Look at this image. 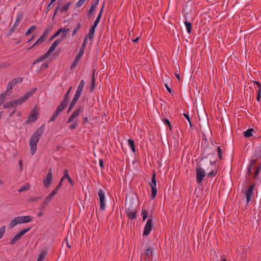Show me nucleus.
<instances>
[{"label": "nucleus", "instance_id": "nucleus-63", "mask_svg": "<svg viewBox=\"0 0 261 261\" xmlns=\"http://www.w3.org/2000/svg\"><path fill=\"white\" fill-rule=\"evenodd\" d=\"M260 94H261V92H260L259 90H258L257 91L256 100L258 101L260 100Z\"/></svg>", "mask_w": 261, "mask_h": 261}, {"label": "nucleus", "instance_id": "nucleus-2", "mask_svg": "<svg viewBox=\"0 0 261 261\" xmlns=\"http://www.w3.org/2000/svg\"><path fill=\"white\" fill-rule=\"evenodd\" d=\"M37 88H33L31 90L25 93L24 95L20 98L14 100L5 102L3 105V107L5 109H9L15 108L17 106L21 105L22 103L27 101L37 91Z\"/></svg>", "mask_w": 261, "mask_h": 261}, {"label": "nucleus", "instance_id": "nucleus-26", "mask_svg": "<svg viewBox=\"0 0 261 261\" xmlns=\"http://www.w3.org/2000/svg\"><path fill=\"white\" fill-rule=\"evenodd\" d=\"M22 236L20 235V234L18 232L15 235V236L11 239V241L10 242L9 244L10 245H14L16 243V242L18 241Z\"/></svg>", "mask_w": 261, "mask_h": 261}, {"label": "nucleus", "instance_id": "nucleus-25", "mask_svg": "<svg viewBox=\"0 0 261 261\" xmlns=\"http://www.w3.org/2000/svg\"><path fill=\"white\" fill-rule=\"evenodd\" d=\"M151 217V216H150L149 218L148 219V235L150 233L151 230L154 228L152 220L150 218Z\"/></svg>", "mask_w": 261, "mask_h": 261}, {"label": "nucleus", "instance_id": "nucleus-4", "mask_svg": "<svg viewBox=\"0 0 261 261\" xmlns=\"http://www.w3.org/2000/svg\"><path fill=\"white\" fill-rule=\"evenodd\" d=\"M72 87H70L66 92L63 100L61 102L60 104L57 107L55 112L53 114L48 121L51 122L55 120L59 115L67 107L69 100V93L71 90Z\"/></svg>", "mask_w": 261, "mask_h": 261}, {"label": "nucleus", "instance_id": "nucleus-39", "mask_svg": "<svg viewBox=\"0 0 261 261\" xmlns=\"http://www.w3.org/2000/svg\"><path fill=\"white\" fill-rule=\"evenodd\" d=\"M81 27V24L78 23L77 26L74 28V29L73 31V32L72 34V36H74L77 33V32L80 30Z\"/></svg>", "mask_w": 261, "mask_h": 261}, {"label": "nucleus", "instance_id": "nucleus-27", "mask_svg": "<svg viewBox=\"0 0 261 261\" xmlns=\"http://www.w3.org/2000/svg\"><path fill=\"white\" fill-rule=\"evenodd\" d=\"M256 161H257L256 159L253 160L251 161V163H250V165L249 166L248 169V174H251L252 173L251 169L252 168H254L255 165L256 163Z\"/></svg>", "mask_w": 261, "mask_h": 261}, {"label": "nucleus", "instance_id": "nucleus-23", "mask_svg": "<svg viewBox=\"0 0 261 261\" xmlns=\"http://www.w3.org/2000/svg\"><path fill=\"white\" fill-rule=\"evenodd\" d=\"M53 25L51 24H49L46 26V29L44 30L43 36L46 38L49 34V32L53 30Z\"/></svg>", "mask_w": 261, "mask_h": 261}, {"label": "nucleus", "instance_id": "nucleus-43", "mask_svg": "<svg viewBox=\"0 0 261 261\" xmlns=\"http://www.w3.org/2000/svg\"><path fill=\"white\" fill-rule=\"evenodd\" d=\"M86 1V0H79L76 4L75 6L77 8L81 7Z\"/></svg>", "mask_w": 261, "mask_h": 261}, {"label": "nucleus", "instance_id": "nucleus-22", "mask_svg": "<svg viewBox=\"0 0 261 261\" xmlns=\"http://www.w3.org/2000/svg\"><path fill=\"white\" fill-rule=\"evenodd\" d=\"M50 55L48 54V53L46 52L45 54H44L42 56L40 57L39 58H38L36 60H35L33 62V64L35 65L38 63L41 62L44 60H45L47 58H48Z\"/></svg>", "mask_w": 261, "mask_h": 261}, {"label": "nucleus", "instance_id": "nucleus-47", "mask_svg": "<svg viewBox=\"0 0 261 261\" xmlns=\"http://www.w3.org/2000/svg\"><path fill=\"white\" fill-rule=\"evenodd\" d=\"M183 115H184V117L187 119V120L189 121L190 126L191 127V128H192V124L191 121L190 120L189 115L188 114L185 113H184Z\"/></svg>", "mask_w": 261, "mask_h": 261}, {"label": "nucleus", "instance_id": "nucleus-10", "mask_svg": "<svg viewBox=\"0 0 261 261\" xmlns=\"http://www.w3.org/2000/svg\"><path fill=\"white\" fill-rule=\"evenodd\" d=\"M98 195L99 198L100 207L102 210H104L106 208L105 193L102 189H100L98 192Z\"/></svg>", "mask_w": 261, "mask_h": 261}, {"label": "nucleus", "instance_id": "nucleus-40", "mask_svg": "<svg viewBox=\"0 0 261 261\" xmlns=\"http://www.w3.org/2000/svg\"><path fill=\"white\" fill-rule=\"evenodd\" d=\"M260 170H261V165L260 166H257L256 168L255 171L254 172V178H256L258 175V174H259Z\"/></svg>", "mask_w": 261, "mask_h": 261}, {"label": "nucleus", "instance_id": "nucleus-24", "mask_svg": "<svg viewBox=\"0 0 261 261\" xmlns=\"http://www.w3.org/2000/svg\"><path fill=\"white\" fill-rule=\"evenodd\" d=\"M98 4L96 3V2H93L92 3V4L90 8V9L89 10V11L88 12V17H90L91 16H92L93 15L94 11V9Z\"/></svg>", "mask_w": 261, "mask_h": 261}, {"label": "nucleus", "instance_id": "nucleus-44", "mask_svg": "<svg viewBox=\"0 0 261 261\" xmlns=\"http://www.w3.org/2000/svg\"><path fill=\"white\" fill-rule=\"evenodd\" d=\"M31 229V227H29V228H27L25 229H23L22 230H21L20 232H19V233L22 237L23 235H24L25 233L28 232Z\"/></svg>", "mask_w": 261, "mask_h": 261}, {"label": "nucleus", "instance_id": "nucleus-19", "mask_svg": "<svg viewBox=\"0 0 261 261\" xmlns=\"http://www.w3.org/2000/svg\"><path fill=\"white\" fill-rule=\"evenodd\" d=\"M79 98L80 97L74 95V97L69 105V108H68V109L67 111V113H69L71 111V110L73 109V108L76 104V102L79 100Z\"/></svg>", "mask_w": 261, "mask_h": 261}, {"label": "nucleus", "instance_id": "nucleus-51", "mask_svg": "<svg viewBox=\"0 0 261 261\" xmlns=\"http://www.w3.org/2000/svg\"><path fill=\"white\" fill-rule=\"evenodd\" d=\"M86 45L84 44V43H83L80 47V51L79 52V53H81V54L83 55L85 49L86 48Z\"/></svg>", "mask_w": 261, "mask_h": 261}, {"label": "nucleus", "instance_id": "nucleus-60", "mask_svg": "<svg viewBox=\"0 0 261 261\" xmlns=\"http://www.w3.org/2000/svg\"><path fill=\"white\" fill-rule=\"evenodd\" d=\"M60 9V8H59V6H58L56 8V10L55 11V12L53 14V17H52V20H54V18L55 17V16L56 15L57 13V12Z\"/></svg>", "mask_w": 261, "mask_h": 261}, {"label": "nucleus", "instance_id": "nucleus-38", "mask_svg": "<svg viewBox=\"0 0 261 261\" xmlns=\"http://www.w3.org/2000/svg\"><path fill=\"white\" fill-rule=\"evenodd\" d=\"M53 199V197H50V196L49 195H48L46 197V198L45 199V200H44L43 201V205H46L48 204V203L51 200V199Z\"/></svg>", "mask_w": 261, "mask_h": 261}, {"label": "nucleus", "instance_id": "nucleus-45", "mask_svg": "<svg viewBox=\"0 0 261 261\" xmlns=\"http://www.w3.org/2000/svg\"><path fill=\"white\" fill-rule=\"evenodd\" d=\"M6 227L5 226H3L0 228V239L3 237L5 231Z\"/></svg>", "mask_w": 261, "mask_h": 261}, {"label": "nucleus", "instance_id": "nucleus-9", "mask_svg": "<svg viewBox=\"0 0 261 261\" xmlns=\"http://www.w3.org/2000/svg\"><path fill=\"white\" fill-rule=\"evenodd\" d=\"M84 108L83 106H79L78 108L73 112V113L69 116L66 123H70L73 121L74 119L80 115V114L84 111Z\"/></svg>", "mask_w": 261, "mask_h": 261}, {"label": "nucleus", "instance_id": "nucleus-11", "mask_svg": "<svg viewBox=\"0 0 261 261\" xmlns=\"http://www.w3.org/2000/svg\"><path fill=\"white\" fill-rule=\"evenodd\" d=\"M53 180V171L50 168L48 170L46 177L43 180V184L45 188H48L51 184Z\"/></svg>", "mask_w": 261, "mask_h": 261}, {"label": "nucleus", "instance_id": "nucleus-58", "mask_svg": "<svg viewBox=\"0 0 261 261\" xmlns=\"http://www.w3.org/2000/svg\"><path fill=\"white\" fill-rule=\"evenodd\" d=\"M174 74L176 76V77H177V79L179 81L180 80V73H179V71L176 70L174 72Z\"/></svg>", "mask_w": 261, "mask_h": 261}, {"label": "nucleus", "instance_id": "nucleus-32", "mask_svg": "<svg viewBox=\"0 0 261 261\" xmlns=\"http://www.w3.org/2000/svg\"><path fill=\"white\" fill-rule=\"evenodd\" d=\"M47 254V252L45 251L41 252L38 256V258L37 259V261H43L45 257L46 256Z\"/></svg>", "mask_w": 261, "mask_h": 261}, {"label": "nucleus", "instance_id": "nucleus-41", "mask_svg": "<svg viewBox=\"0 0 261 261\" xmlns=\"http://www.w3.org/2000/svg\"><path fill=\"white\" fill-rule=\"evenodd\" d=\"M94 34H92V33H91L90 34V32H88V34H87L85 37H86V39H90L91 40V41H92L93 39H94Z\"/></svg>", "mask_w": 261, "mask_h": 261}, {"label": "nucleus", "instance_id": "nucleus-59", "mask_svg": "<svg viewBox=\"0 0 261 261\" xmlns=\"http://www.w3.org/2000/svg\"><path fill=\"white\" fill-rule=\"evenodd\" d=\"M57 192L58 191H57L56 189H54L49 195L50 196V197L53 198L54 196L57 194Z\"/></svg>", "mask_w": 261, "mask_h": 261}, {"label": "nucleus", "instance_id": "nucleus-54", "mask_svg": "<svg viewBox=\"0 0 261 261\" xmlns=\"http://www.w3.org/2000/svg\"><path fill=\"white\" fill-rule=\"evenodd\" d=\"M11 93V91L8 90V89L6 91L3 92L1 94L4 95V96L6 98L7 96H9Z\"/></svg>", "mask_w": 261, "mask_h": 261}, {"label": "nucleus", "instance_id": "nucleus-33", "mask_svg": "<svg viewBox=\"0 0 261 261\" xmlns=\"http://www.w3.org/2000/svg\"><path fill=\"white\" fill-rule=\"evenodd\" d=\"M71 4V2H68L66 4H65L62 8L60 9V11L61 13H63L64 12H66L68 10L69 7Z\"/></svg>", "mask_w": 261, "mask_h": 261}, {"label": "nucleus", "instance_id": "nucleus-46", "mask_svg": "<svg viewBox=\"0 0 261 261\" xmlns=\"http://www.w3.org/2000/svg\"><path fill=\"white\" fill-rule=\"evenodd\" d=\"M97 25H95V24H93L91 27V28H90V30H89V32H90V34H91V33H92V34H94V33H95V29H96V28L97 27Z\"/></svg>", "mask_w": 261, "mask_h": 261}, {"label": "nucleus", "instance_id": "nucleus-12", "mask_svg": "<svg viewBox=\"0 0 261 261\" xmlns=\"http://www.w3.org/2000/svg\"><path fill=\"white\" fill-rule=\"evenodd\" d=\"M255 187V184L251 185L249 188L245 192V194L247 199V205L248 204L249 202L251 200V197L253 194L254 188Z\"/></svg>", "mask_w": 261, "mask_h": 261}, {"label": "nucleus", "instance_id": "nucleus-48", "mask_svg": "<svg viewBox=\"0 0 261 261\" xmlns=\"http://www.w3.org/2000/svg\"><path fill=\"white\" fill-rule=\"evenodd\" d=\"M217 173V171H215L214 170H211V172L207 174V176H215Z\"/></svg>", "mask_w": 261, "mask_h": 261}, {"label": "nucleus", "instance_id": "nucleus-42", "mask_svg": "<svg viewBox=\"0 0 261 261\" xmlns=\"http://www.w3.org/2000/svg\"><path fill=\"white\" fill-rule=\"evenodd\" d=\"M56 0H51L50 2H49V3L48 4V5H47V6L46 7V10H45V13H48V12H49L50 9V7L52 5V4L56 1Z\"/></svg>", "mask_w": 261, "mask_h": 261}, {"label": "nucleus", "instance_id": "nucleus-21", "mask_svg": "<svg viewBox=\"0 0 261 261\" xmlns=\"http://www.w3.org/2000/svg\"><path fill=\"white\" fill-rule=\"evenodd\" d=\"M69 28H60L59 29L57 32L56 33L52 36L50 38V40H52L55 37H57V36H58L62 32H69Z\"/></svg>", "mask_w": 261, "mask_h": 261}, {"label": "nucleus", "instance_id": "nucleus-36", "mask_svg": "<svg viewBox=\"0 0 261 261\" xmlns=\"http://www.w3.org/2000/svg\"><path fill=\"white\" fill-rule=\"evenodd\" d=\"M74 122H73V123H72L71 125H70L69 126V128L70 129H71V130L74 129L78 126L79 124H78L77 120L74 119Z\"/></svg>", "mask_w": 261, "mask_h": 261}, {"label": "nucleus", "instance_id": "nucleus-13", "mask_svg": "<svg viewBox=\"0 0 261 261\" xmlns=\"http://www.w3.org/2000/svg\"><path fill=\"white\" fill-rule=\"evenodd\" d=\"M22 80L23 78L22 77H17L12 79L8 83V84L7 85L8 90H12L13 87L15 86V85L20 83L21 82H22Z\"/></svg>", "mask_w": 261, "mask_h": 261}, {"label": "nucleus", "instance_id": "nucleus-55", "mask_svg": "<svg viewBox=\"0 0 261 261\" xmlns=\"http://www.w3.org/2000/svg\"><path fill=\"white\" fill-rule=\"evenodd\" d=\"M68 170H64V176L62 177V178L61 179V180H62L63 181V180L65 178H67L68 179V177H69V175H68Z\"/></svg>", "mask_w": 261, "mask_h": 261}, {"label": "nucleus", "instance_id": "nucleus-30", "mask_svg": "<svg viewBox=\"0 0 261 261\" xmlns=\"http://www.w3.org/2000/svg\"><path fill=\"white\" fill-rule=\"evenodd\" d=\"M128 143L129 146L131 148L132 151L134 152H135L136 151V150H135V145L134 141L132 139H129L128 140Z\"/></svg>", "mask_w": 261, "mask_h": 261}, {"label": "nucleus", "instance_id": "nucleus-52", "mask_svg": "<svg viewBox=\"0 0 261 261\" xmlns=\"http://www.w3.org/2000/svg\"><path fill=\"white\" fill-rule=\"evenodd\" d=\"M255 152L257 155L261 156V145L255 149Z\"/></svg>", "mask_w": 261, "mask_h": 261}, {"label": "nucleus", "instance_id": "nucleus-1", "mask_svg": "<svg viewBox=\"0 0 261 261\" xmlns=\"http://www.w3.org/2000/svg\"><path fill=\"white\" fill-rule=\"evenodd\" d=\"M138 200L135 194L130 193L126 196L125 207L127 217L130 220L136 217Z\"/></svg>", "mask_w": 261, "mask_h": 261}, {"label": "nucleus", "instance_id": "nucleus-20", "mask_svg": "<svg viewBox=\"0 0 261 261\" xmlns=\"http://www.w3.org/2000/svg\"><path fill=\"white\" fill-rule=\"evenodd\" d=\"M45 38H46L44 37L43 35L40 36V38L28 49H31L34 47L36 46V45H38L40 44L43 43L45 41Z\"/></svg>", "mask_w": 261, "mask_h": 261}, {"label": "nucleus", "instance_id": "nucleus-3", "mask_svg": "<svg viewBox=\"0 0 261 261\" xmlns=\"http://www.w3.org/2000/svg\"><path fill=\"white\" fill-rule=\"evenodd\" d=\"M44 129L45 125L43 124L32 135L30 140V146L32 155H33L35 153L37 149V143L39 141L40 137L42 136Z\"/></svg>", "mask_w": 261, "mask_h": 261}, {"label": "nucleus", "instance_id": "nucleus-56", "mask_svg": "<svg viewBox=\"0 0 261 261\" xmlns=\"http://www.w3.org/2000/svg\"><path fill=\"white\" fill-rule=\"evenodd\" d=\"M142 215H143V221H144L145 220H146V219H147V212L145 210H144L143 208Z\"/></svg>", "mask_w": 261, "mask_h": 261}, {"label": "nucleus", "instance_id": "nucleus-14", "mask_svg": "<svg viewBox=\"0 0 261 261\" xmlns=\"http://www.w3.org/2000/svg\"><path fill=\"white\" fill-rule=\"evenodd\" d=\"M37 119V113L35 111H32L31 114L29 116V118L27 121H25V124H29L30 123L34 122Z\"/></svg>", "mask_w": 261, "mask_h": 261}, {"label": "nucleus", "instance_id": "nucleus-50", "mask_svg": "<svg viewBox=\"0 0 261 261\" xmlns=\"http://www.w3.org/2000/svg\"><path fill=\"white\" fill-rule=\"evenodd\" d=\"M147 236V223L145 224L144 226L143 233V241H145L144 237Z\"/></svg>", "mask_w": 261, "mask_h": 261}, {"label": "nucleus", "instance_id": "nucleus-29", "mask_svg": "<svg viewBox=\"0 0 261 261\" xmlns=\"http://www.w3.org/2000/svg\"><path fill=\"white\" fill-rule=\"evenodd\" d=\"M185 24L186 25L187 31L188 33L190 34L192 31V23L188 21L187 20H186L185 21Z\"/></svg>", "mask_w": 261, "mask_h": 261}, {"label": "nucleus", "instance_id": "nucleus-31", "mask_svg": "<svg viewBox=\"0 0 261 261\" xmlns=\"http://www.w3.org/2000/svg\"><path fill=\"white\" fill-rule=\"evenodd\" d=\"M95 71L94 70L92 80H91V86L90 90L93 91L95 86Z\"/></svg>", "mask_w": 261, "mask_h": 261}, {"label": "nucleus", "instance_id": "nucleus-5", "mask_svg": "<svg viewBox=\"0 0 261 261\" xmlns=\"http://www.w3.org/2000/svg\"><path fill=\"white\" fill-rule=\"evenodd\" d=\"M32 220L33 217L31 216L16 217L11 221L10 227L13 228L18 224L28 223L31 222Z\"/></svg>", "mask_w": 261, "mask_h": 261}, {"label": "nucleus", "instance_id": "nucleus-57", "mask_svg": "<svg viewBox=\"0 0 261 261\" xmlns=\"http://www.w3.org/2000/svg\"><path fill=\"white\" fill-rule=\"evenodd\" d=\"M62 182H63V180H60V182L59 183L58 185L55 188V189H56L57 191H59L60 190V189L61 188L62 185Z\"/></svg>", "mask_w": 261, "mask_h": 261}, {"label": "nucleus", "instance_id": "nucleus-64", "mask_svg": "<svg viewBox=\"0 0 261 261\" xmlns=\"http://www.w3.org/2000/svg\"><path fill=\"white\" fill-rule=\"evenodd\" d=\"M254 83L258 87L259 89L258 90H259L260 92H261V84L258 82H254Z\"/></svg>", "mask_w": 261, "mask_h": 261}, {"label": "nucleus", "instance_id": "nucleus-37", "mask_svg": "<svg viewBox=\"0 0 261 261\" xmlns=\"http://www.w3.org/2000/svg\"><path fill=\"white\" fill-rule=\"evenodd\" d=\"M101 16H102L101 12H99V13L98 16H97V18H96L93 24L97 25L101 19Z\"/></svg>", "mask_w": 261, "mask_h": 261}, {"label": "nucleus", "instance_id": "nucleus-35", "mask_svg": "<svg viewBox=\"0 0 261 261\" xmlns=\"http://www.w3.org/2000/svg\"><path fill=\"white\" fill-rule=\"evenodd\" d=\"M36 29V27L35 25L31 26L25 32V35L28 36L30 35L33 31H34Z\"/></svg>", "mask_w": 261, "mask_h": 261}, {"label": "nucleus", "instance_id": "nucleus-18", "mask_svg": "<svg viewBox=\"0 0 261 261\" xmlns=\"http://www.w3.org/2000/svg\"><path fill=\"white\" fill-rule=\"evenodd\" d=\"M83 55L81 54V53H78L77 55L75 57L71 66H70V69H74L76 66L77 65V63H79V61L80 60L81 58H82Z\"/></svg>", "mask_w": 261, "mask_h": 261}, {"label": "nucleus", "instance_id": "nucleus-53", "mask_svg": "<svg viewBox=\"0 0 261 261\" xmlns=\"http://www.w3.org/2000/svg\"><path fill=\"white\" fill-rule=\"evenodd\" d=\"M163 121L164 123L166 125H168L170 127V129H171V123H170V122L169 121V120L167 119L164 118Z\"/></svg>", "mask_w": 261, "mask_h": 261}, {"label": "nucleus", "instance_id": "nucleus-15", "mask_svg": "<svg viewBox=\"0 0 261 261\" xmlns=\"http://www.w3.org/2000/svg\"><path fill=\"white\" fill-rule=\"evenodd\" d=\"M85 85V82L84 80H82L80 81V84L77 87V89L76 91V92L74 94L75 96L80 97L81 94L82 93L84 87Z\"/></svg>", "mask_w": 261, "mask_h": 261}, {"label": "nucleus", "instance_id": "nucleus-49", "mask_svg": "<svg viewBox=\"0 0 261 261\" xmlns=\"http://www.w3.org/2000/svg\"><path fill=\"white\" fill-rule=\"evenodd\" d=\"M217 150H218L219 158L220 160H222V151L220 146L218 147Z\"/></svg>", "mask_w": 261, "mask_h": 261}, {"label": "nucleus", "instance_id": "nucleus-62", "mask_svg": "<svg viewBox=\"0 0 261 261\" xmlns=\"http://www.w3.org/2000/svg\"><path fill=\"white\" fill-rule=\"evenodd\" d=\"M205 162L207 165L210 164L211 165H215L216 163V161L212 162L211 161L208 160H206Z\"/></svg>", "mask_w": 261, "mask_h": 261}, {"label": "nucleus", "instance_id": "nucleus-8", "mask_svg": "<svg viewBox=\"0 0 261 261\" xmlns=\"http://www.w3.org/2000/svg\"><path fill=\"white\" fill-rule=\"evenodd\" d=\"M84 108L83 106H79L78 108L73 112V113L69 116L66 123H70L73 121L74 119L80 115V114L84 111Z\"/></svg>", "mask_w": 261, "mask_h": 261}, {"label": "nucleus", "instance_id": "nucleus-34", "mask_svg": "<svg viewBox=\"0 0 261 261\" xmlns=\"http://www.w3.org/2000/svg\"><path fill=\"white\" fill-rule=\"evenodd\" d=\"M30 188V186L29 184H26L22 186L18 190V191L20 193L24 192L27 190H28Z\"/></svg>", "mask_w": 261, "mask_h": 261}, {"label": "nucleus", "instance_id": "nucleus-6", "mask_svg": "<svg viewBox=\"0 0 261 261\" xmlns=\"http://www.w3.org/2000/svg\"><path fill=\"white\" fill-rule=\"evenodd\" d=\"M149 185L151 188V197L152 199H154L155 198L157 194V189L156 187V180L155 177V172L154 171H153L151 181L150 182H149Z\"/></svg>", "mask_w": 261, "mask_h": 261}, {"label": "nucleus", "instance_id": "nucleus-28", "mask_svg": "<svg viewBox=\"0 0 261 261\" xmlns=\"http://www.w3.org/2000/svg\"><path fill=\"white\" fill-rule=\"evenodd\" d=\"M254 131L253 128H249L243 133L244 136L246 138L250 137L252 136V132Z\"/></svg>", "mask_w": 261, "mask_h": 261}, {"label": "nucleus", "instance_id": "nucleus-61", "mask_svg": "<svg viewBox=\"0 0 261 261\" xmlns=\"http://www.w3.org/2000/svg\"><path fill=\"white\" fill-rule=\"evenodd\" d=\"M147 255V249L144 247V254L142 255V257H144V259L146 260V256Z\"/></svg>", "mask_w": 261, "mask_h": 261}, {"label": "nucleus", "instance_id": "nucleus-7", "mask_svg": "<svg viewBox=\"0 0 261 261\" xmlns=\"http://www.w3.org/2000/svg\"><path fill=\"white\" fill-rule=\"evenodd\" d=\"M196 180L198 184H201L202 181L203 179L205 176V172L204 170L200 167L199 165L197 164L196 167Z\"/></svg>", "mask_w": 261, "mask_h": 261}, {"label": "nucleus", "instance_id": "nucleus-16", "mask_svg": "<svg viewBox=\"0 0 261 261\" xmlns=\"http://www.w3.org/2000/svg\"><path fill=\"white\" fill-rule=\"evenodd\" d=\"M62 41V39H56L51 44L49 48L46 51L50 55L55 49L57 46Z\"/></svg>", "mask_w": 261, "mask_h": 261}, {"label": "nucleus", "instance_id": "nucleus-17", "mask_svg": "<svg viewBox=\"0 0 261 261\" xmlns=\"http://www.w3.org/2000/svg\"><path fill=\"white\" fill-rule=\"evenodd\" d=\"M21 20V18L17 17L16 18V19L15 21L14 22L13 25L12 27L10 28V29L9 31V32L8 33V36H10L15 31L16 27L18 25L19 23H20V21Z\"/></svg>", "mask_w": 261, "mask_h": 261}]
</instances>
